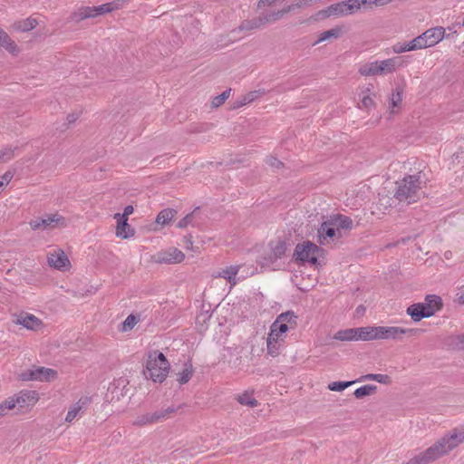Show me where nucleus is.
Segmentation results:
<instances>
[{"mask_svg": "<svg viewBox=\"0 0 464 464\" xmlns=\"http://www.w3.org/2000/svg\"><path fill=\"white\" fill-rule=\"evenodd\" d=\"M353 337H354L353 330L352 328L339 330L334 335V340L343 341V342L354 341Z\"/></svg>", "mask_w": 464, "mask_h": 464, "instance_id": "39", "label": "nucleus"}, {"mask_svg": "<svg viewBox=\"0 0 464 464\" xmlns=\"http://www.w3.org/2000/svg\"><path fill=\"white\" fill-rule=\"evenodd\" d=\"M193 372H194V369H193L192 364L190 362H186L184 364L183 370L178 373L177 381L180 384H185L190 380V378L193 375Z\"/></svg>", "mask_w": 464, "mask_h": 464, "instance_id": "33", "label": "nucleus"}, {"mask_svg": "<svg viewBox=\"0 0 464 464\" xmlns=\"http://www.w3.org/2000/svg\"><path fill=\"white\" fill-rule=\"evenodd\" d=\"M169 371V363L162 353L157 350L149 352L144 372L147 379H150L154 382H162Z\"/></svg>", "mask_w": 464, "mask_h": 464, "instance_id": "3", "label": "nucleus"}, {"mask_svg": "<svg viewBox=\"0 0 464 464\" xmlns=\"http://www.w3.org/2000/svg\"><path fill=\"white\" fill-rule=\"evenodd\" d=\"M237 401L240 404L246 405L251 408L257 405V401L246 392L239 395Z\"/></svg>", "mask_w": 464, "mask_h": 464, "instance_id": "43", "label": "nucleus"}, {"mask_svg": "<svg viewBox=\"0 0 464 464\" xmlns=\"http://www.w3.org/2000/svg\"><path fill=\"white\" fill-rule=\"evenodd\" d=\"M376 391L377 387L375 385L367 384L356 389L353 394L357 399H362L365 396H369L375 393Z\"/></svg>", "mask_w": 464, "mask_h": 464, "instance_id": "36", "label": "nucleus"}, {"mask_svg": "<svg viewBox=\"0 0 464 464\" xmlns=\"http://www.w3.org/2000/svg\"><path fill=\"white\" fill-rule=\"evenodd\" d=\"M77 119L78 115L75 113H72L67 116V121L69 124L75 122Z\"/></svg>", "mask_w": 464, "mask_h": 464, "instance_id": "62", "label": "nucleus"}, {"mask_svg": "<svg viewBox=\"0 0 464 464\" xmlns=\"http://www.w3.org/2000/svg\"><path fill=\"white\" fill-rule=\"evenodd\" d=\"M265 25L264 19L262 16L256 17L250 20H244L240 25L238 26V30L240 31H251L257 29L261 26Z\"/></svg>", "mask_w": 464, "mask_h": 464, "instance_id": "29", "label": "nucleus"}, {"mask_svg": "<svg viewBox=\"0 0 464 464\" xmlns=\"http://www.w3.org/2000/svg\"><path fill=\"white\" fill-rule=\"evenodd\" d=\"M134 211V208L132 206L130 205H128L124 208V210H123V213L122 214H120V213H116L114 214V218H127L128 219V217L130 215H131Z\"/></svg>", "mask_w": 464, "mask_h": 464, "instance_id": "55", "label": "nucleus"}, {"mask_svg": "<svg viewBox=\"0 0 464 464\" xmlns=\"http://www.w3.org/2000/svg\"><path fill=\"white\" fill-rule=\"evenodd\" d=\"M56 375V371L53 369L37 367L33 370H28L26 372L23 373L22 378L26 381L50 382L51 380H53Z\"/></svg>", "mask_w": 464, "mask_h": 464, "instance_id": "9", "label": "nucleus"}, {"mask_svg": "<svg viewBox=\"0 0 464 464\" xmlns=\"http://www.w3.org/2000/svg\"><path fill=\"white\" fill-rule=\"evenodd\" d=\"M48 264L52 267L63 270L70 266V261L65 253L59 249L48 256Z\"/></svg>", "mask_w": 464, "mask_h": 464, "instance_id": "15", "label": "nucleus"}, {"mask_svg": "<svg viewBox=\"0 0 464 464\" xmlns=\"http://www.w3.org/2000/svg\"><path fill=\"white\" fill-rule=\"evenodd\" d=\"M321 248L315 244L305 241L296 245L294 252V258L296 261L308 262L313 265L318 263V254Z\"/></svg>", "mask_w": 464, "mask_h": 464, "instance_id": "6", "label": "nucleus"}, {"mask_svg": "<svg viewBox=\"0 0 464 464\" xmlns=\"http://www.w3.org/2000/svg\"><path fill=\"white\" fill-rule=\"evenodd\" d=\"M37 25V21L34 18H26L22 21L15 22L13 28L19 32H28L33 30Z\"/></svg>", "mask_w": 464, "mask_h": 464, "instance_id": "30", "label": "nucleus"}, {"mask_svg": "<svg viewBox=\"0 0 464 464\" xmlns=\"http://www.w3.org/2000/svg\"><path fill=\"white\" fill-rule=\"evenodd\" d=\"M364 381H376L380 383L388 384L391 382V378L389 375H386V374L369 373V374L361 376L356 382H364Z\"/></svg>", "mask_w": 464, "mask_h": 464, "instance_id": "32", "label": "nucleus"}, {"mask_svg": "<svg viewBox=\"0 0 464 464\" xmlns=\"http://www.w3.org/2000/svg\"><path fill=\"white\" fill-rule=\"evenodd\" d=\"M355 0H347V1H343L344 3V13H345V15L347 14H352L353 13H355L356 11H358L360 8L358 6V5L356 3H354Z\"/></svg>", "mask_w": 464, "mask_h": 464, "instance_id": "50", "label": "nucleus"}, {"mask_svg": "<svg viewBox=\"0 0 464 464\" xmlns=\"http://www.w3.org/2000/svg\"><path fill=\"white\" fill-rule=\"evenodd\" d=\"M0 46L14 55L18 54L20 51L16 44L2 28H0Z\"/></svg>", "mask_w": 464, "mask_h": 464, "instance_id": "22", "label": "nucleus"}, {"mask_svg": "<svg viewBox=\"0 0 464 464\" xmlns=\"http://www.w3.org/2000/svg\"><path fill=\"white\" fill-rule=\"evenodd\" d=\"M353 330L354 341H362L363 327L352 328Z\"/></svg>", "mask_w": 464, "mask_h": 464, "instance_id": "58", "label": "nucleus"}, {"mask_svg": "<svg viewBox=\"0 0 464 464\" xmlns=\"http://www.w3.org/2000/svg\"><path fill=\"white\" fill-rule=\"evenodd\" d=\"M420 176L409 175L397 182L394 198L401 203L410 205L420 199Z\"/></svg>", "mask_w": 464, "mask_h": 464, "instance_id": "2", "label": "nucleus"}, {"mask_svg": "<svg viewBox=\"0 0 464 464\" xmlns=\"http://www.w3.org/2000/svg\"><path fill=\"white\" fill-rule=\"evenodd\" d=\"M267 352L272 356H276L279 353L280 343H272L266 341Z\"/></svg>", "mask_w": 464, "mask_h": 464, "instance_id": "53", "label": "nucleus"}, {"mask_svg": "<svg viewBox=\"0 0 464 464\" xmlns=\"http://www.w3.org/2000/svg\"><path fill=\"white\" fill-rule=\"evenodd\" d=\"M195 211H192L191 213L188 214L186 217H184L182 219H180L177 225L179 228H185L188 225L192 224V220L194 218Z\"/></svg>", "mask_w": 464, "mask_h": 464, "instance_id": "52", "label": "nucleus"}, {"mask_svg": "<svg viewBox=\"0 0 464 464\" xmlns=\"http://www.w3.org/2000/svg\"><path fill=\"white\" fill-rule=\"evenodd\" d=\"M403 63L400 57H392L382 61H374L362 64L358 72L362 76H383L392 73Z\"/></svg>", "mask_w": 464, "mask_h": 464, "instance_id": "4", "label": "nucleus"}, {"mask_svg": "<svg viewBox=\"0 0 464 464\" xmlns=\"http://www.w3.org/2000/svg\"><path fill=\"white\" fill-rule=\"evenodd\" d=\"M402 94L403 89L401 87H397L392 93L390 97V111L391 113L394 114L398 111L395 109H399L400 105L402 102Z\"/></svg>", "mask_w": 464, "mask_h": 464, "instance_id": "26", "label": "nucleus"}, {"mask_svg": "<svg viewBox=\"0 0 464 464\" xmlns=\"http://www.w3.org/2000/svg\"><path fill=\"white\" fill-rule=\"evenodd\" d=\"M379 326H365L362 331V341L379 340Z\"/></svg>", "mask_w": 464, "mask_h": 464, "instance_id": "35", "label": "nucleus"}, {"mask_svg": "<svg viewBox=\"0 0 464 464\" xmlns=\"http://www.w3.org/2000/svg\"><path fill=\"white\" fill-rule=\"evenodd\" d=\"M370 90L367 89L365 92H362L363 95L361 101L360 108L363 109H371L375 106V102L372 99V97L370 94H367L365 92H369Z\"/></svg>", "mask_w": 464, "mask_h": 464, "instance_id": "45", "label": "nucleus"}, {"mask_svg": "<svg viewBox=\"0 0 464 464\" xmlns=\"http://www.w3.org/2000/svg\"><path fill=\"white\" fill-rule=\"evenodd\" d=\"M464 441V430H454L450 435L440 439L426 450L410 459L405 464H429L449 453Z\"/></svg>", "mask_w": 464, "mask_h": 464, "instance_id": "1", "label": "nucleus"}, {"mask_svg": "<svg viewBox=\"0 0 464 464\" xmlns=\"http://www.w3.org/2000/svg\"><path fill=\"white\" fill-rule=\"evenodd\" d=\"M17 148L6 147L0 150V163L7 162L14 157V150Z\"/></svg>", "mask_w": 464, "mask_h": 464, "instance_id": "41", "label": "nucleus"}, {"mask_svg": "<svg viewBox=\"0 0 464 464\" xmlns=\"http://www.w3.org/2000/svg\"><path fill=\"white\" fill-rule=\"evenodd\" d=\"M14 324L32 331H38L44 326L42 320L32 314L22 313L14 320Z\"/></svg>", "mask_w": 464, "mask_h": 464, "instance_id": "13", "label": "nucleus"}, {"mask_svg": "<svg viewBox=\"0 0 464 464\" xmlns=\"http://www.w3.org/2000/svg\"><path fill=\"white\" fill-rule=\"evenodd\" d=\"M430 306L429 304H413L407 308V314L414 322H420L423 318H429L434 314V311Z\"/></svg>", "mask_w": 464, "mask_h": 464, "instance_id": "10", "label": "nucleus"}, {"mask_svg": "<svg viewBox=\"0 0 464 464\" xmlns=\"http://www.w3.org/2000/svg\"><path fill=\"white\" fill-rule=\"evenodd\" d=\"M411 43L414 48V51L428 48L427 40L424 38L423 34L415 37L413 40L411 41Z\"/></svg>", "mask_w": 464, "mask_h": 464, "instance_id": "46", "label": "nucleus"}, {"mask_svg": "<svg viewBox=\"0 0 464 464\" xmlns=\"http://www.w3.org/2000/svg\"><path fill=\"white\" fill-rule=\"evenodd\" d=\"M294 9H295V5H289L281 10L272 12L271 14H266V15L262 16V18L264 19V24H266L267 23H274L276 21H278V20L282 19L285 14H286L287 13L291 12Z\"/></svg>", "mask_w": 464, "mask_h": 464, "instance_id": "24", "label": "nucleus"}, {"mask_svg": "<svg viewBox=\"0 0 464 464\" xmlns=\"http://www.w3.org/2000/svg\"><path fill=\"white\" fill-rule=\"evenodd\" d=\"M427 40L428 47H431L439 44L445 37V29L442 26L430 28L422 33Z\"/></svg>", "mask_w": 464, "mask_h": 464, "instance_id": "16", "label": "nucleus"}, {"mask_svg": "<svg viewBox=\"0 0 464 464\" xmlns=\"http://www.w3.org/2000/svg\"><path fill=\"white\" fill-rule=\"evenodd\" d=\"M231 89H227L221 94L214 97L211 101L212 108H218L221 106L230 96Z\"/></svg>", "mask_w": 464, "mask_h": 464, "instance_id": "40", "label": "nucleus"}, {"mask_svg": "<svg viewBox=\"0 0 464 464\" xmlns=\"http://www.w3.org/2000/svg\"><path fill=\"white\" fill-rule=\"evenodd\" d=\"M5 187V186L4 185L3 181L0 180V193L3 191Z\"/></svg>", "mask_w": 464, "mask_h": 464, "instance_id": "63", "label": "nucleus"}, {"mask_svg": "<svg viewBox=\"0 0 464 464\" xmlns=\"http://www.w3.org/2000/svg\"><path fill=\"white\" fill-rule=\"evenodd\" d=\"M266 93V91L265 89H259L255 90L252 92H247L246 94L243 95L240 99L234 102L233 108L238 109L240 107H243L252 102H254L258 97H261Z\"/></svg>", "mask_w": 464, "mask_h": 464, "instance_id": "19", "label": "nucleus"}, {"mask_svg": "<svg viewBox=\"0 0 464 464\" xmlns=\"http://www.w3.org/2000/svg\"><path fill=\"white\" fill-rule=\"evenodd\" d=\"M177 211L173 208L162 209L156 218V223L161 226H166L175 218Z\"/></svg>", "mask_w": 464, "mask_h": 464, "instance_id": "27", "label": "nucleus"}, {"mask_svg": "<svg viewBox=\"0 0 464 464\" xmlns=\"http://www.w3.org/2000/svg\"><path fill=\"white\" fill-rule=\"evenodd\" d=\"M318 237L319 243L321 245H325L330 241H334L335 238H338L337 228L335 226H333L331 219L328 218L324 222H323L318 228Z\"/></svg>", "mask_w": 464, "mask_h": 464, "instance_id": "12", "label": "nucleus"}, {"mask_svg": "<svg viewBox=\"0 0 464 464\" xmlns=\"http://www.w3.org/2000/svg\"><path fill=\"white\" fill-rule=\"evenodd\" d=\"M97 17L95 6H82L72 13L71 19L76 23H79L87 18Z\"/></svg>", "mask_w": 464, "mask_h": 464, "instance_id": "18", "label": "nucleus"}, {"mask_svg": "<svg viewBox=\"0 0 464 464\" xmlns=\"http://www.w3.org/2000/svg\"><path fill=\"white\" fill-rule=\"evenodd\" d=\"M117 221L116 236L122 239L130 238L134 236L135 231L128 224L127 218H114Z\"/></svg>", "mask_w": 464, "mask_h": 464, "instance_id": "17", "label": "nucleus"}, {"mask_svg": "<svg viewBox=\"0 0 464 464\" xmlns=\"http://www.w3.org/2000/svg\"><path fill=\"white\" fill-rule=\"evenodd\" d=\"M423 304H430V307L434 311V314L442 308V300L436 295H427Z\"/></svg>", "mask_w": 464, "mask_h": 464, "instance_id": "37", "label": "nucleus"}, {"mask_svg": "<svg viewBox=\"0 0 464 464\" xmlns=\"http://www.w3.org/2000/svg\"><path fill=\"white\" fill-rule=\"evenodd\" d=\"M89 402L90 399L86 397L84 399L79 400L76 403L72 405L67 412L65 420L67 422H72L80 414V412L86 409V406Z\"/></svg>", "mask_w": 464, "mask_h": 464, "instance_id": "20", "label": "nucleus"}, {"mask_svg": "<svg viewBox=\"0 0 464 464\" xmlns=\"http://www.w3.org/2000/svg\"><path fill=\"white\" fill-rule=\"evenodd\" d=\"M277 323L286 324L292 329H295L297 326V316L293 311H286L285 313L277 315L276 319Z\"/></svg>", "mask_w": 464, "mask_h": 464, "instance_id": "28", "label": "nucleus"}, {"mask_svg": "<svg viewBox=\"0 0 464 464\" xmlns=\"http://www.w3.org/2000/svg\"><path fill=\"white\" fill-rule=\"evenodd\" d=\"M239 266H231L221 269L218 272L216 277H221L227 280L231 285H235L237 284L236 276L239 271Z\"/></svg>", "mask_w": 464, "mask_h": 464, "instance_id": "23", "label": "nucleus"}, {"mask_svg": "<svg viewBox=\"0 0 464 464\" xmlns=\"http://www.w3.org/2000/svg\"><path fill=\"white\" fill-rule=\"evenodd\" d=\"M14 172L8 170L3 176L0 177V180L3 181L4 185L6 186L13 179Z\"/></svg>", "mask_w": 464, "mask_h": 464, "instance_id": "57", "label": "nucleus"}, {"mask_svg": "<svg viewBox=\"0 0 464 464\" xmlns=\"http://www.w3.org/2000/svg\"><path fill=\"white\" fill-rule=\"evenodd\" d=\"M276 0H259L258 2V7L266 6V5H273Z\"/></svg>", "mask_w": 464, "mask_h": 464, "instance_id": "61", "label": "nucleus"}, {"mask_svg": "<svg viewBox=\"0 0 464 464\" xmlns=\"http://www.w3.org/2000/svg\"><path fill=\"white\" fill-rule=\"evenodd\" d=\"M286 249L287 246L284 240H272L258 257L257 263L262 267H269L276 270L279 266L278 261L285 256Z\"/></svg>", "mask_w": 464, "mask_h": 464, "instance_id": "5", "label": "nucleus"}, {"mask_svg": "<svg viewBox=\"0 0 464 464\" xmlns=\"http://www.w3.org/2000/svg\"><path fill=\"white\" fill-rule=\"evenodd\" d=\"M266 163L275 169H280L283 167V162L274 156L266 157Z\"/></svg>", "mask_w": 464, "mask_h": 464, "instance_id": "54", "label": "nucleus"}, {"mask_svg": "<svg viewBox=\"0 0 464 464\" xmlns=\"http://www.w3.org/2000/svg\"><path fill=\"white\" fill-rule=\"evenodd\" d=\"M329 218L331 219L333 226H335V227L337 228L338 238H341L343 237L341 230L350 231L353 227V222L352 218L342 214H335L330 216Z\"/></svg>", "mask_w": 464, "mask_h": 464, "instance_id": "14", "label": "nucleus"}, {"mask_svg": "<svg viewBox=\"0 0 464 464\" xmlns=\"http://www.w3.org/2000/svg\"><path fill=\"white\" fill-rule=\"evenodd\" d=\"M340 34H341V29L337 28V27L324 31L320 34L318 40L314 43V44H317L321 42H324V41L332 39V38L336 39L340 36Z\"/></svg>", "mask_w": 464, "mask_h": 464, "instance_id": "38", "label": "nucleus"}, {"mask_svg": "<svg viewBox=\"0 0 464 464\" xmlns=\"http://www.w3.org/2000/svg\"><path fill=\"white\" fill-rule=\"evenodd\" d=\"M13 409H14L13 399L9 397L0 403V418L5 416L7 412Z\"/></svg>", "mask_w": 464, "mask_h": 464, "instance_id": "47", "label": "nucleus"}, {"mask_svg": "<svg viewBox=\"0 0 464 464\" xmlns=\"http://www.w3.org/2000/svg\"><path fill=\"white\" fill-rule=\"evenodd\" d=\"M356 382V381L352 382H334L328 385L329 390L334 392H342L344 389L348 388L352 384Z\"/></svg>", "mask_w": 464, "mask_h": 464, "instance_id": "44", "label": "nucleus"}, {"mask_svg": "<svg viewBox=\"0 0 464 464\" xmlns=\"http://www.w3.org/2000/svg\"><path fill=\"white\" fill-rule=\"evenodd\" d=\"M121 5L120 1L117 0V1H112L110 3L101 5L99 6H95L97 16L105 14H109L114 10H118L121 7Z\"/></svg>", "mask_w": 464, "mask_h": 464, "instance_id": "34", "label": "nucleus"}, {"mask_svg": "<svg viewBox=\"0 0 464 464\" xmlns=\"http://www.w3.org/2000/svg\"><path fill=\"white\" fill-rule=\"evenodd\" d=\"M160 422L158 411L148 412L138 416L134 420V424L137 426H145Z\"/></svg>", "mask_w": 464, "mask_h": 464, "instance_id": "25", "label": "nucleus"}, {"mask_svg": "<svg viewBox=\"0 0 464 464\" xmlns=\"http://www.w3.org/2000/svg\"><path fill=\"white\" fill-rule=\"evenodd\" d=\"M10 399H13L14 408L17 405L19 409H29L36 404L39 395L36 391L23 390Z\"/></svg>", "mask_w": 464, "mask_h": 464, "instance_id": "8", "label": "nucleus"}, {"mask_svg": "<svg viewBox=\"0 0 464 464\" xmlns=\"http://www.w3.org/2000/svg\"><path fill=\"white\" fill-rule=\"evenodd\" d=\"M344 6V3L342 1L337 4L331 5L326 9L323 10L322 13L324 16H343L345 15Z\"/></svg>", "mask_w": 464, "mask_h": 464, "instance_id": "31", "label": "nucleus"}, {"mask_svg": "<svg viewBox=\"0 0 464 464\" xmlns=\"http://www.w3.org/2000/svg\"><path fill=\"white\" fill-rule=\"evenodd\" d=\"M418 331L417 329H407L399 326H379V340L401 341L405 334L412 336Z\"/></svg>", "mask_w": 464, "mask_h": 464, "instance_id": "7", "label": "nucleus"}, {"mask_svg": "<svg viewBox=\"0 0 464 464\" xmlns=\"http://www.w3.org/2000/svg\"><path fill=\"white\" fill-rule=\"evenodd\" d=\"M274 332L277 333L278 334L282 335L283 334L286 333L289 330H292L289 326H287L286 324L284 323H277V320H276L270 326Z\"/></svg>", "mask_w": 464, "mask_h": 464, "instance_id": "48", "label": "nucleus"}, {"mask_svg": "<svg viewBox=\"0 0 464 464\" xmlns=\"http://www.w3.org/2000/svg\"><path fill=\"white\" fill-rule=\"evenodd\" d=\"M138 323V319L133 314H130L122 323V331L127 332L131 330Z\"/></svg>", "mask_w": 464, "mask_h": 464, "instance_id": "49", "label": "nucleus"}, {"mask_svg": "<svg viewBox=\"0 0 464 464\" xmlns=\"http://www.w3.org/2000/svg\"><path fill=\"white\" fill-rule=\"evenodd\" d=\"M354 3L358 5L359 8L362 6L365 8H372V0H355Z\"/></svg>", "mask_w": 464, "mask_h": 464, "instance_id": "59", "label": "nucleus"}, {"mask_svg": "<svg viewBox=\"0 0 464 464\" xmlns=\"http://www.w3.org/2000/svg\"><path fill=\"white\" fill-rule=\"evenodd\" d=\"M459 342L464 344V334L459 336Z\"/></svg>", "mask_w": 464, "mask_h": 464, "instance_id": "64", "label": "nucleus"}, {"mask_svg": "<svg viewBox=\"0 0 464 464\" xmlns=\"http://www.w3.org/2000/svg\"><path fill=\"white\" fill-rule=\"evenodd\" d=\"M60 219H63V218H59L58 215H49L46 218H37L31 220L29 225L33 230L45 229L52 223L58 222Z\"/></svg>", "mask_w": 464, "mask_h": 464, "instance_id": "21", "label": "nucleus"}, {"mask_svg": "<svg viewBox=\"0 0 464 464\" xmlns=\"http://www.w3.org/2000/svg\"><path fill=\"white\" fill-rule=\"evenodd\" d=\"M179 408V407L175 408V407L171 406V407H168L167 409L157 411H158V415H159V419H160V422L167 420L169 417V415L171 413L176 412Z\"/></svg>", "mask_w": 464, "mask_h": 464, "instance_id": "51", "label": "nucleus"}, {"mask_svg": "<svg viewBox=\"0 0 464 464\" xmlns=\"http://www.w3.org/2000/svg\"><path fill=\"white\" fill-rule=\"evenodd\" d=\"M280 334H278L277 333L274 332V330H272L270 328V332L268 334V336H267V339L266 341L267 342H272V343H280Z\"/></svg>", "mask_w": 464, "mask_h": 464, "instance_id": "56", "label": "nucleus"}, {"mask_svg": "<svg viewBox=\"0 0 464 464\" xmlns=\"http://www.w3.org/2000/svg\"><path fill=\"white\" fill-rule=\"evenodd\" d=\"M392 51L394 53H405V52H410V51H414V48L410 42L408 43H396L395 44L392 45Z\"/></svg>", "mask_w": 464, "mask_h": 464, "instance_id": "42", "label": "nucleus"}, {"mask_svg": "<svg viewBox=\"0 0 464 464\" xmlns=\"http://www.w3.org/2000/svg\"><path fill=\"white\" fill-rule=\"evenodd\" d=\"M154 258L157 263L160 264H178L184 260L185 255L178 248L172 247L159 252Z\"/></svg>", "mask_w": 464, "mask_h": 464, "instance_id": "11", "label": "nucleus"}, {"mask_svg": "<svg viewBox=\"0 0 464 464\" xmlns=\"http://www.w3.org/2000/svg\"><path fill=\"white\" fill-rule=\"evenodd\" d=\"M393 0H372V7L373 6H382V5H388L390 3H392Z\"/></svg>", "mask_w": 464, "mask_h": 464, "instance_id": "60", "label": "nucleus"}]
</instances>
